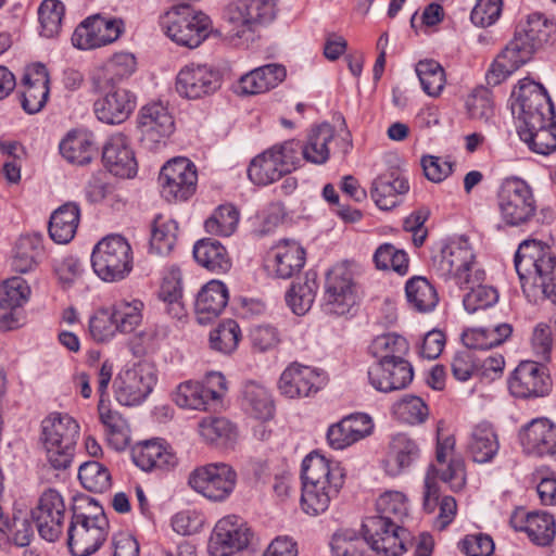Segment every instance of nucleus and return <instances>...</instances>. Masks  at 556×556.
Masks as SVG:
<instances>
[{
	"instance_id": "1",
	"label": "nucleus",
	"mask_w": 556,
	"mask_h": 556,
	"mask_svg": "<svg viewBox=\"0 0 556 556\" xmlns=\"http://www.w3.org/2000/svg\"><path fill=\"white\" fill-rule=\"evenodd\" d=\"M555 36L556 22L541 13L528 15L525 23L518 24L513 39L492 64L486 74L488 84L500 85Z\"/></svg>"
},
{
	"instance_id": "2",
	"label": "nucleus",
	"mask_w": 556,
	"mask_h": 556,
	"mask_svg": "<svg viewBox=\"0 0 556 556\" xmlns=\"http://www.w3.org/2000/svg\"><path fill=\"white\" fill-rule=\"evenodd\" d=\"M136 61L130 54H117L108 68L92 76V90L101 94L94 103L97 118L109 125L122 124L136 108V96L118 86L135 71Z\"/></svg>"
},
{
	"instance_id": "3",
	"label": "nucleus",
	"mask_w": 556,
	"mask_h": 556,
	"mask_svg": "<svg viewBox=\"0 0 556 556\" xmlns=\"http://www.w3.org/2000/svg\"><path fill=\"white\" fill-rule=\"evenodd\" d=\"M345 476L339 462L309 453L302 463V509L312 516L325 513L343 488Z\"/></svg>"
},
{
	"instance_id": "4",
	"label": "nucleus",
	"mask_w": 556,
	"mask_h": 556,
	"mask_svg": "<svg viewBox=\"0 0 556 556\" xmlns=\"http://www.w3.org/2000/svg\"><path fill=\"white\" fill-rule=\"evenodd\" d=\"M514 263L523 292L535 295L540 291L556 303V255L547 244L534 239L522 241Z\"/></svg>"
},
{
	"instance_id": "5",
	"label": "nucleus",
	"mask_w": 556,
	"mask_h": 556,
	"mask_svg": "<svg viewBox=\"0 0 556 556\" xmlns=\"http://www.w3.org/2000/svg\"><path fill=\"white\" fill-rule=\"evenodd\" d=\"M431 265L440 277L454 279L460 288L469 283L483 282L485 279V273L478 267L472 247L465 237L445 243L440 252L432 256Z\"/></svg>"
},
{
	"instance_id": "6",
	"label": "nucleus",
	"mask_w": 556,
	"mask_h": 556,
	"mask_svg": "<svg viewBox=\"0 0 556 556\" xmlns=\"http://www.w3.org/2000/svg\"><path fill=\"white\" fill-rule=\"evenodd\" d=\"M79 425L68 415H51L42 421V443L47 459L56 470H65L72 464Z\"/></svg>"
},
{
	"instance_id": "7",
	"label": "nucleus",
	"mask_w": 556,
	"mask_h": 556,
	"mask_svg": "<svg viewBox=\"0 0 556 556\" xmlns=\"http://www.w3.org/2000/svg\"><path fill=\"white\" fill-rule=\"evenodd\" d=\"M160 25L174 42L190 49L199 47L212 30V21L189 5L173 7L160 16Z\"/></svg>"
},
{
	"instance_id": "8",
	"label": "nucleus",
	"mask_w": 556,
	"mask_h": 556,
	"mask_svg": "<svg viewBox=\"0 0 556 556\" xmlns=\"http://www.w3.org/2000/svg\"><path fill=\"white\" fill-rule=\"evenodd\" d=\"M276 15L274 0H239L226 9L227 36L232 41H252L257 27L271 23Z\"/></svg>"
},
{
	"instance_id": "9",
	"label": "nucleus",
	"mask_w": 556,
	"mask_h": 556,
	"mask_svg": "<svg viewBox=\"0 0 556 556\" xmlns=\"http://www.w3.org/2000/svg\"><path fill=\"white\" fill-rule=\"evenodd\" d=\"M300 146L295 139L274 144L256 155L248 167L249 179L257 186H267L296 169Z\"/></svg>"
},
{
	"instance_id": "10",
	"label": "nucleus",
	"mask_w": 556,
	"mask_h": 556,
	"mask_svg": "<svg viewBox=\"0 0 556 556\" xmlns=\"http://www.w3.org/2000/svg\"><path fill=\"white\" fill-rule=\"evenodd\" d=\"M91 266L103 281L124 279L132 269V250L126 238L109 235L101 239L92 250Z\"/></svg>"
},
{
	"instance_id": "11",
	"label": "nucleus",
	"mask_w": 556,
	"mask_h": 556,
	"mask_svg": "<svg viewBox=\"0 0 556 556\" xmlns=\"http://www.w3.org/2000/svg\"><path fill=\"white\" fill-rule=\"evenodd\" d=\"M514 96L511 111L517 118L518 131L554 118V106L542 85L523 79Z\"/></svg>"
},
{
	"instance_id": "12",
	"label": "nucleus",
	"mask_w": 556,
	"mask_h": 556,
	"mask_svg": "<svg viewBox=\"0 0 556 556\" xmlns=\"http://www.w3.org/2000/svg\"><path fill=\"white\" fill-rule=\"evenodd\" d=\"M497 206L508 226H521L535 215L536 201L531 187L522 179L510 177L504 180L497 192Z\"/></svg>"
},
{
	"instance_id": "13",
	"label": "nucleus",
	"mask_w": 556,
	"mask_h": 556,
	"mask_svg": "<svg viewBox=\"0 0 556 556\" xmlns=\"http://www.w3.org/2000/svg\"><path fill=\"white\" fill-rule=\"evenodd\" d=\"M356 303V283L352 269L337 264L326 275L323 309L328 315L348 314Z\"/></svg>"
},
{
	"instance_id": "14",
	"label": "nucleus",
	"mask_w": 556,
	"mask_h": 556,
	"mask_svg": "<svg viewBox=\"0 0 556 556\" xmlns=\"http://www.w3.org/2000/svg\"><path fill=\"white\" fill-rule=\"evenodd\" d=\"M189 485L214 502L226 500L237 483V472L226 463H212L195 468L189 476Z\"/></svg>"
},
{
	"instance_id": "15",
	"label": "nucleus",
	"mask_w": 556,
	"mask_h": 556,
	"mask_svg": "<svg viewBox=\"0 0 556 556\" xmlns=\"http://www.w3.org/2000/svg\"><path fill=\"white\" fill-rule=\"evenodd\" d=\"M362 530L366 543L378 554L399 556L407 549V531L378 513L364 519Z\"/></svg>"
},
{
	"instance_id": "16",
	"label": "nucleus",
	"mask_w": 556,
	"mask_h": 556,
	"mask_svg": "<svg viewBox=\"0 0 556 556\" xmlns=\"http://www.w3.org/2000/svg\"><path fill=\"white\" fill-rule=\"evenodd\" d=\"M197 181L195 166L186 157L168 161L159 175L161 194L168 202L188 200L195 192Z\"/></svg>"
},
{
	"instance_id": "17",
	"label": "nucleus",
	"mask_w": 556,
	"mask_h": 556,
	"mask_svg": "<svg viewBox=\"0 0 556 556\" xmlns=\"http://www.w3.org/2000/svg\"><path fill=\"white\" fill-rule=\"evenodd\" d=\"M156 376L148 364H136L118 372L113 381L117 402L125 406L140 404L151 393Z\"/></svg>"
},
{
	"instance_id": "18",
	"label": "nucleus",
	"mask_w": 556,
	"mask_h": 556,
	"mask_svg": "<svg viewBox=\"0 0 556 556\" xmlns=\"http://www.w3.org/2000/svg\"><path fill=\"white\" fill-rule=\"evenodd\" d=\"M38 534L48 542H55L62 534L65 504L62 495L54 489L46 490L35 508L30 510Z\"/></svg>"
},
{
	"instance_id": "19",
	"label": "nucleus",
	"mask_w": 556,
	"mask_h": 556,
	"mask_svg": "<svg viewBox=\"0 0 556 556\" xmlns=\"http://www.w3.org/2000/svg\"><path fill=\"white\" fill-rule=\"evenodd\" d=\"M252 533L247 523L237 516L220 519L210 538L208 551L212 556H231L248 546Z\"/></svg>"
},
{
	"instance_id": "20",
	"label": "nucleus",
	"mask_w": 556,
	"mask_h": 556,
	"mask_svg": "<svg viewBox=\"0 0 556 556\" xmlns=\"http://www.w3.org/2000/svg\"><path fill=\"white\" fill-rule=\"evenodd\" d=\"M220 85L219 71L206 64L186 65L176 78L177 92L188 99H200L212 94Z\"/></svg>"
},
{
	"instance_id": "21",
	"label": "nucleus",
	"mask_w": 556,
	"mask_h": 556,
	"mask_svg": "<svg viewBox=\"0 0 556 556\" xmlns=\"http://www.w3.org/2000/svg\"><path fill=\"white\" fill-rule=\"evenodd\" d=\"M508 387L510 393L520 399L539 397L548 394L552 380L546 368L532 361L521 362L514 370Z\"/></svg>"
},
{
	"instance_id": "22",
	"label": "nucleus",
	"mask_w": 556,
	"mask_h": 556,
	"mask_svg": "<svg viewBox=\"0 0 556 556\" xmlns=\"http://www.w3.org/2000/svg\"><path fill=\"white\" fill-rule=\"evenodd\" d=\"M122 31L121 20H106L94 15L77 26L72 36V42L81 50L94 49L117 40Z\"/></svg>"
},
{
	"instance_id": "23",
	"label": "nucleus",
	"mask_w": 556,
	"mask_h": 556,
	"mask_svg": "<svg viewBox=\"0 0 556 556\" xmlns=\"http://www.w3.org/2000/svg\"><path fill=\"white\" fill-rule=\"evenodd\" d=\"M325 384V377L315 368L298 363L285 369L279 379L280 392L290 397L309 396Z\"/></svg>"
},
{
	"instance_id": "24",
	"label": "nucleus",
	"mask_w": 556,
	"mask_h": 556,
	"mask_svg": "<svg viewBox=\"0 0 556 556\" xmlns=\"http://www.w3.org/2000/svg\"><path fill=\"white\" fill-rule=\"evenodd\" d=\"M447 483L453 491L463 489L466 482L465 463L462 458H452L446 470L440 473L434 465H430L425 478L424 508L432 513L438 505L440 489L437 478Z\"/></svg>"
},
{
	"instance_id": "25",
	"label": "nucleus",
	"mask_w": 556,
	"mask_h": 556,
	"mask_svg": "<svg viewBox=\"0 0 556 556\" xmlns=\"http://www.w3.org/2000/svg\"><path fill=\"white\" fill-rule=\"evenodd\" d=\"M413 377V367L405 358L377 363L368 370L370 384L377 391L386 393L406 388Z\"/></svg>"
},
{
	"instance_id": "26",
	"label": "nucleus",
	"mask_w": 556,
	"mask_h": 556,
	"mask_svg": "<svg viewBox=\"0 0 556 556\" xmlns=\"http://www.w3.org/2000/svg\"><path fill=\"white\" fill-rule=\"evenodd\" d=\"M519 440L528 454L556 455V426L547 418H535L522 427Z\"/></svg>"
},
{
	"instance_id": "27",
	"label": "nucleus",
	"mask_w": 556,
	"mask_h": 556,
	"mask_svg": "<svg viewBox=\"0 0 556 556\" xmlns=\"http://www.w3.org/2000/svg\"><path fill=\"white\" fill-rule=\"evenodd\" d=\"M174 119L168 109L161 102L149 103L141 108L138 127L142 139L157 143L174 131Z\"/></svg>"
},
{
	"instance_id": "28",
	"label": "nucleus",
	"mask_w": 556,
	"mask_h": 556,
	"mask_svg": "<svg viewBox=\"0 0 556 556\" xmlns=\"http://www.w3.org/2000/svg\"><path fill=\"white\" fill-rule=\"evenodd\" d=\"M102 161L108 170L114 176L132 178L137 174L138 164L134 151L122 134L112 136L104 144Z\"/></svg>"
},
{
	"instance_id": "29",
	"label": "nucleus",
	"mask_w": 556,
	"mask_h": 556,
	"mask_svg": "<svg viewBox=\"0 0 556 556\" xmlns=\"http://www.w3.org/2000/svg\"><path fill=\"white\" fill-rule=\"evenodd\" d=\"M49 74L47 67L35 64L24 74L21 104L25 112L35 114L46 104L49 97Z\"/></svg>"
},
{
	"instance_id": "30",
	"label": "nucleus",
	"mask_w": 556,
	"mask_h": 556,
	"mask_svg": "<svg viewBox=\"0 0 556 556\" xmlns=\"http://www.w3.org/2000/svg\"><path fill=\"white\" fill-rule=\"evenodd\" d=\"M109 527L71 521L67 545L73 556H89L96 553L106 540Z\"/></svg>"
},
{
	"instance_id": "31",
	"label": "nucleus",
	"mask_w": 556,
	"mask_h": 556,
	"mask_svg": "<svg viewBox=\"0 0 556 556\" xmlns=\"http://www.w3.org/2000/svg\"><path fill=\"white\" fill-rule=\"evenodd\" d=\"M131 455L134 463L144 471L169 470L178 464L172 447L156 439L138 443L132 448Z\"/></svg>"
},
{
	"instance_id": "32",
	"label": "nucleus",
	"mask_w": 556,
	"mask_h": 556,
	"mask_svg": "<svg viewBox=\"0 0 556 556\" xmlns=\"http://www.w3.org/2000/svg\"><path fill=\"white\" fill-rule=\"evenodd\" d=\"M408 190V180L400 170L390 169L372 181L370 195L380 210L389 211L399 204V195L407 193Z\"/></svg>"
},
{
	"instance_id": "33",
	"label": "nucleus",
	"mask_w": 556,
	"mask_h": 556,
	"mask_svg": "<svg viewBox=\"0 0 556 556\" xmlns=\"http://www.w3.org/2000/svg\"><path fill=\"white\" fill-rule=\"evenodd\" d=\"M229 300L226 285L219 280H211L198 293L194 309L198 321L207 324L219 316Z\"/></svg>"
},
{
	"instance_id": "34",
	"label": "nucleus",
	"mask_w": 556,
	"mask_h": 556,
	"mask_svg": "<svg viewBox=\"0 0 556 556\" xmlns=\"http://www.w3.org/2000/svg\"><path fill=\"white\" fill-rule=\"evenodd\" d=\"M286 75V68L280 64L260 66L240 78L237 92L245 96L266 92L283 81Z\"/></svg>"
},
{
	"instance_id": "35",
	"label": "nucleus",
	"mask_w": 556,
	"mask_h": 556,
	"mask_svg": "<svg viewBox=\"0 0 556 556\" xmlns=\"http://www.w3.org/2000/svg\"><path fill=\"white\" fill-rule=\"evenodd\" d=\"M273 253V270L278 278H291L305 264V250L294 240H281Z\"/></svg>"
},
{
	"instance_id": "36",
	"label": "nucleus",
	"mask_w": 556,
	"mask_h": 556,
	"mask_svg": "<svg viewBox=\"0 0 556 556\" xmlns=\"http://www.w3.org/2000/svg\"><path fill=\"white\" fill-rule=\"evenodd\" d=\"M333 138L334 129L328 123L312 128L305 144L295 140L300 146L299 159L301 160L302 156L305 161L316 165L325 164L330 156L328 144Z\"/></svg>"
},
{
	"instance_id": "37",
	"label": "nucleus",
	"mask_w": 556,
	"mask_h": 556,
	"mask_svg": "<svg viewBox=\"0 0 556 556\" xmlns=\"http://www.w3.org/2000/svg\"><path fill=\"white\" fill-rule=\"evenodd\" d=\"M80 219V208L75 202H66L50 216L49 235L56 243H68L75 236Z\"/></svg>"
},
{
	"instance_id": "38",
	"label": "nucleus",
	"mask_w": 556,
	"mask_h": 556,
	"mask_svg": "<svg viewBox=\"0 0 556 556\" xmlns=\"http://www.w3.org/2000/svg\"><path fill=\"white\" fill-rule=\"evenodd\" d=\"M193 256L198 264L215 274H225L231 268L226 248L215 239L199 240L194 244Z\"/></svg>"
},
{
	"instance_id": "39",
	"label": "nucleus",
	"mask_w": 556,
	"mask_h": 556,
	"mask_svg": "<svg viewBox=\"0 0 556 556\" xmlns=\"http://www.w3.org/2000/svg\"><path fill=\"white\" fill-rule=\"evenodd\" d=\"M498 448L497 434L490 424L481 422L473 427L467 445V451L473 462L480 464L491 462Z\"/></svg>"
},
{
	"instance_id": "40",
	"label": "nucleus",
	"mask_w": 556,
	"mask_h": 556,
	"mask_svg": "<svg viewBox=\"0 0 556 556\" xmlns=\"http://www.w3.org/2000/svg\"><path fill=\"white\" fill-rule=\"evenodd\" d=\"M417 443L406 434H396L390 444L386 470L391 476L401 473L410 467L419 457Z\"/></svg>"
},
{
	"instance_id": "41",
	"label": "nucleus",
	"mask_w": 556,
	"mask_h": 556,
	"mask_svg": "<svg viewBox=\"0 0 556 556\" xmlns=\"http://www.w3.org/2000/svg\"><path fill=\"white\" fill-rule=\"evenodd\" d=\"M60 152L68 162L77 165L89 164L98 154L92 136L86 132L68 134L60 143Z\"/></svg>"
},
{
	"instance_id": "42",
	"label": "nucleus",
	"mask_w": 556,
	"mask_h": 556,
	"mask_svg": "<svg viewBox=\"0 0 556 556\" xmlns=\"http://www.w3.org/2000/svg\"><path fill=\"white\" fill-rule=\"evenodd\" d=\"M318 289L317 273L308 270L303 281L293 282L286 293V302L292 312L299 316L311 308Z\"/></svg>"
},
{
	"instance_id": "43",
	"label": "nucleus",
	"mask_w": 556,
	"mask_h": 556,
	"mask_svg": "<svg viewBox=\"0 0 556 556\" xmlns=\"http://www.w3.org/2000/svg\"><path fill=\"white\" fill-rule=\"evenodd\" d=\"M513 332L510 324L503 323L493 329L476 328L463 333L462 340L466 348L473 350H489L504 343Z\"/></svg>"
},
{
	"instance_id": "44",
	"label": "nucleus",
	"mask_w": 556,
	"mask_h": 556,
	"mask_svg": "<svg viewBox=\"0 0 556 556\" xmlns=\"http://www.w3.org/2000/svg\"><path fill=\"white\" fill-rule=\"evenodd\" d=\"M100 420L105 427L109 444L116 451H123L129 444V426L126 419L116 410L99 401L98 405Z\"/></svg>"
},
{
	"instance_id": "45",
	"label": "nucleus",
	"mask_w": 556,
	"mask_h": 556,
	"mask_svg": "<svg viewBox=\"0 0 556 556\" xmlns=\"http://www.w3.org/2000/svg\"><path fill=\"white\" fill-rule=\"evenodd\" d=\"M518 135L534 153L548 155L556 150V122L554 118L533 128L519 130Z\"/></svg>"
},
{
	"instance_id": "46",
	"label": "nucleus",
	"mask_w": 556,
	"mask_h": 556,
	"mask_svg": "<svg viewBox=\"0 0 556 556\" xmlns=\"http://www.w3.org/2000/svg\"><path fill=\"white\" fill-rule=\"evenodd\" d=\"M42 254L43 247L40 236H23L16 243L12 268L16 273H28L38 265Z\"/></svg>"
},
{
	"instance_id": "47",
	"label": "nucleus",
	"mask_w": 556,
	"mask_h": 556,
	"mask_svg": "<svg viewBox=\"0 0 556 556\" xmlns=\"http://www.w3.org/2000/svg\"><path fill=\"white\" fill-rule=\"evenodd\" d=\"M178 224L157 215L152 224L150 250L157 255H167L174 249L177 241Z\"/></svg>"
},
{
	"instance_id": "48",
	"label": "nucleus",
	"mask_w": 556,
	"mask_h": 556,
	"mask_svg": "<svg viewBox=\"0 0 556 556\" xmlns=\"http://www.w3.org/2000/svg\"><path fill=\"white\" fill-rule=\"evenodd\" d=\"M408 303L419 312L432 311L439 301L437 290L424 277H413L405 286Z\"/></svg>"
},
{
	"instance_id": "49",
	"label": "nucleus",
	"mask_w": 556,
	"mask_h": 556,
	"mask_svg": "<svg viewBox=\"0 0 556 556\" xmlns=\"http://www.w3.org/2000/svg\"><path fill=\"white\" fill-rule=\"evenodd\" d=\"M369 350L372 356L379 359L378 363H382L404 358L408 353L409 345L407 340L400 334L384 333L372 340Z\"/></svg>"
},
{
	"instance_id": "50",
	"label": "nucleus",
	"mask_w": 556,
	"mask_h": 556,
	"mask_svg": "<svg viewBox=\"0 0 556 556\" xmlns=\"http://www.w3.org/2000/svg\"><path fill=\"white\" fill-rule=\"evenodd\" d=\"M247 409L257 419L267 420L274 416V404L267 390L254 382L249 381L242 390Z\"/></svg>"
},
{
	"instance_id": "51",
	"label": "nucleus",
	"mask_w": 556,
	"mask_h": 556,
	"mask_svg": "<svg viewBox=\"0 0 556 556\" xmlns=\"http://www.w3.org/2000/svg\"><path fill=\"white\" fill-rule=\"evenodd\" d=\"M78 479L86 490L94 493L105 492L112 484L109 469L96 460L86 462L79 466Z\"/></svg>"
},
{
	"instance_id": "52",
	"label": "nucleus",
	"mask_w": 556,
	"mask_h": 556,
	"mask_svg": "<svg viewBox=\"0 0 556 556\" xmlns=\"http://www.w3.org/2000/svg\"><path fill=\"white\" fill-rule=\"evenodd\" d=\"M241 339V330L238 323L233 319H227L220 323L210 332V346L212 350L223 353H232Z\"/></svg>"
},
{
	"instance_id": "53",
	"label": "nucleus",
	"mask_w": 556,
	"mask_h": 556,
	"mask_svg": "<svg viewBox=\"0 0 556 556\" xmlns=\"http://www.w3.org/2000/svg\"><path fill=\"white\" fill-rule=\"evenodd\" d=\"M416 74L422 90L430 97L441 93L445 85V72L441 64L434 60H422L416 65Z\"/></svg>"
},
{
	"instance_id": "54",
	"label": "nucleus",
	"mask_w": 556,
	"mask_h": 556,
	"mask_svg": "<svg viewBox=\"0 0 556 556\" xmlns=\"http://www.w3.org/2000/svg\"><path fill=\"white\" fill-rule=\"evenodd\" d=\"M30 287L22 277H12L0 285V308L17 309L29 299Z\"/></svg>"
},
{
	"instance_id": "55",
	"label": "nucleus",
	"mask_w": 556,
	"mask_h": 556,
	"mask_svg": "<svg viewBox=\"0 0 556 556\" xmlns=\"http://www.w3.org/2000/svg\"><path fill=\"white\" fill-rule=\"evenodd\" d=\"M239 222V212L231 205L218 206L213 215L204 223L206 232L228 237L233 233Z\"/></svg>"
},
{
	"instance_id": "56",
	"label": "nucleus",
	"mask_w": 556,
	"mask_h": 556,
	"mask_svg": "<svg viewBox=\"0 0 556 556\" xmlns=\"http://www.w3.org/2000/svg\"><path fill=\"white\" fill-rule=\"evenodd\" d=\"M65 7L60 0H43L38 9L40 35L53 38L59 35Z\"/></svg>"
},
{
	"instance_id": "57",
	"label": "nucleus",
	"mask_w": 556,
	"mask_h": 556,
	"mask_svg": "<svg viewBox=\"0 0 556 556\" xmlns=\"http://www.w3.org/2000/svg\"><path fill=\"white\" fill-rule=\"evenodd\" d=\"M526 533L536 545H548L556 533L553 516L546 511H531Z\"/></svg>"
},
{
	"instance_id": "58",
	"label": "nucleus",
	"mask_w": 556,
	"mask_h": 556,
	"mask_svg": "<svg viewBox=\"0 0 556 556\" xmlns=\"http://www.w3.org/2000/svg\"><path fill=\"white\" fill-rule=\"evenodd\" d=\"M374 262L378 269H392L400 275L408 271L409 260L406 252L391 243H383L376 250Z\"/></svg>"
},
{
	"instance_id": "59",
	"label": "nucleus",
	"mask_w": 556,
	"mask_h": 556,
	"mask_svg": "<svg viewBox=\"0 0 556 556\" xmlns=\"http://www.w3.org/2000/svg\"><path fill=\"white\" fill-rule=\"evenodd\" d=\"M173 401L179 407L191 409H206L208 403L204 384L193 381L180 383L173 394Z\"/></svg>"
},
{
	"instance_id": "60",
	"label": "nucleus",
	"mask_w": 556,
	"mask_h": 556,
	"mask_svg": "<svg viewBox=\"0 0 556 556\" xmlns=\"http://www.w3.org/2000/svg\"><path fill=\"white\" fill-rule=\"evenodd\" d=\"M463 288L469 289V292L465 294L463 299V304L465 309L470 314L476 313L479 309H485L495 304L498 300L496 289L490 286H484L482 282L469 283L467 286H463Z\"/></svg>"
},
{
	"instance_id": "61",
	"label": "nucleus",
	"mask_w": 556,
	"mask_h": 556,
	"mask_svg": "<svg viewBox=\"0 0 556 556\" xmlns=\"http://www.w3.org/2000/svg\"><path fill=\"white\" fill-rule=\"evenodd\" d=\"M393 413L402 421L417 425L427 419L429 409L419 396L405 395L393 405Z\"/></svg>"
},
{
	"instance_id": "62",
	"label": "nucleus",
	"mask_w": 556,
	"mask_h": 556,
	"mask_svg": "<svg viewBox=\"0 0 556 556\" xmlns=\"http://www.w3.org/2000/svg\"><path fill=\"white\" fill-rule=\"evenodd\" d=\"M376 510L390 521L402 522L408 514L406 496L397 491L386 492L378 497Z\"/></svg>"
},
{
	"instance_id": "63",
	"label": "nucleus",
	"mask_w": 556,
	"mask_h": 556,
	"mask_svg": "<svg viewBox=\"0 0 556 556\" xmlns=\"http://www.w3.org/2000/svg\"><path fill=\"white\" fill-rule=\"evenodd\" d=\"M141 306L140 301L122 302L114 305L112 314L117 326V332L130 333L139 326L142 319Z\"/></svg>"
},
{
	"instance_id": "64",
	"label": "nucleus",
	"mask_w": 556,
	"mask_h": 556,
	"mask_svg": "<svg viewBox=\"0 0 556 556\" xmlns=\"http://www.w3.org/2000/svg\"><path fill=\"white\" fill-rule=\"evenodd\" d=\"M71 521L101 525L109 527L103 507L91 497H83L75 502Z\"/></svg>"
}]
</instances>
